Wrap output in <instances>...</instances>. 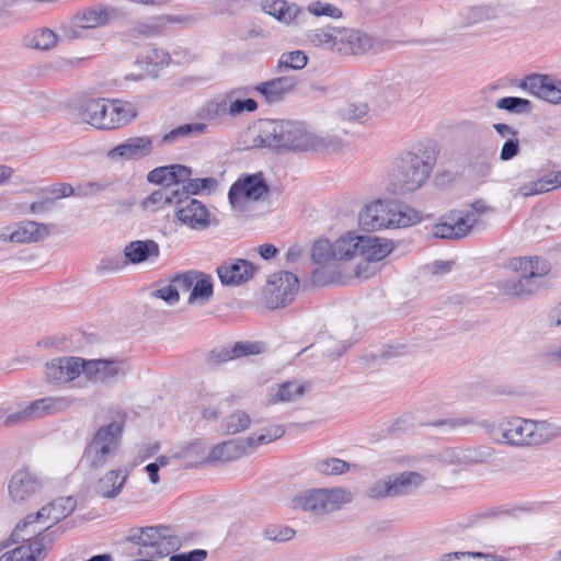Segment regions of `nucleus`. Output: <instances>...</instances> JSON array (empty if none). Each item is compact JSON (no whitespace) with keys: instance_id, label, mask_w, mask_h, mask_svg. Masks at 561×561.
Instances as JSON below:
<instances>
[{"instance_id":"f257e3e1","label":"nucleus","mask_w":561,"mask_h":561,"mask_svg":"<svg viewBox=\"0 0 561 561\" xmlns=\"http://www.w3.org/2000/svg\"><path fill=\"white\" fill-rule=\"evenodd\" d=\"M438 153L436 145H428L419 152L409 151L400 156L389 173L388 191L405 195L421 188L430 178Z\"/></svg>"},{"instance_id":"f03ea898","label":"nucleus","mask_w":561,"mask_h":561,"mask_svg":"<svg viewBox=\"0 0 561 561\" xmlns=\"http://www.w3.org/2000/svg\"><path fill=\"white\" fill-rule=\"evenodd\" d=\"M254 146L273 150L307 151L320 146V140L302 123L265 121L261 124Z\"/></svg>"},{"instance_id":"7ed1b4c3","label":"nucleus","mask_w":561,"mask_h":561,"mask_svg":"<svg viewBox=\"0 0 561 561\" xmlns=\"http://www.w3.org/2000/svg\"><path fill=\"white\" fill-rule=\"evenodd\" d=\"M493 438L514 446L546 444L561 435V427L548 421L510 417L490 430Z\"/></svg>"},{"instance_id":"20e7f679","label":"nucleus","mask_w":561,"mask_h":561,"mask_svg":"<svg viewBox=\"0 0 561 561\" xmlns=\"http://www.w3.org/2000/svg\"><path fill=\"white\" fill-rule=\"evenodd\" d=\"M82 121L99 129H116L129 124L137 116V107L119 99H92L80 110Z\"/></svg>"},{"instance_id":"39448f33","label":"nucleus","mask_w":561,"mask_h":561,"mask_svg":"<svg viewBox=\"0 0 561 561\" xmlns=\"http://www.w3.org/2000/svg\"><path fill=\"white\" fill-rule=\"evenodd\" d=\"M420 221L421 216L416 210L380 199L366 205L358 215L360 227L367 231L409 227Z\"/></svg>"},{"instance_id":"423d86ee","label":"nucleus","mask_w":561,"mask_h":561,"mask_svg":"<svg viewBox=\"0 0 561 561\" xmlns=\"http://www.w3.org/2000/svg\"><path fill=\"white\" fill-rule=\"evenodd\" d=\"M126 540L139 547V554L149 558H164L182 546L181 537L165 525L133 527Z\"/></svg>"},{"instance_id":"0eeeda50","label":"nucleus","mask_w":561,"mask_h":561,"mask_svg":"<svg viewBox=\"0 0 561 561\" xmlns=\"http://www.w3.org/2000/svg\"><path fill=\"white\" fill-rule=\"evenodd\" d=\"M124 420H114L102 425L87 444L82 461L88 468L99 470L105 467L119 451Z\"/></svg>"},{"instance_id":"6e6552de","label":"nucleus","mask_w":561,"mask_h":561,"mask_svg":"<svg viewBox=\"0 0 561 561\" xmlns=\"http://www.w3.org/2000/svg\"><path fill=\"white\" fill-rule=\"evenodd\" d=\"M352 501L353 494L345 488H319L299 492L291 500V506L313 516H323L341 510Z\"/></svg>"},{"instance_id":"1a4fd4ad","label":"nucleus","mask_w":561,"mask_h":561,"mask_svg":"<svg viewBox=\"0 0 561 561\" xmlns=\"http://www.w3.org/2000/svg\"><path fill=\"white\" fill-rule=\"evenodd\" d=\"M510 267L519 273V278L504 279L500 288L510 296H527L534 294L538 284L536 278L543 277L550 272V264L541 257H513Z\"/></svg>"},{"instance_id":"9d476101","label":"nucleus","mask_w":561,"mask_h":561,"mask_svg":"<svg viewBox=\"0 0 561 561\" xmlns=\"http://www.w3.org/2000/svg\"><path fill=\"white\" fill-rule=\"evenodd\" d=\"M491 210L482 201L471 204V210H451L433 226L432 234L435 238L458 240L467 237L479 221V216Z\"/></svg>"},{"instance_id":"9b49d317","label":"nucleus","mask_w":561,"mask_h":561,"mask_svg":"<svg viewBox=\"0 0 561 561\" xmlns=\"http://www.w3.org/2000/svg\"><path fill=\"white\" fill-rule=\"evenodd\" d=\"M424 480V477L419 472L405 471L376 481L369 486L367 495L374 500L407 495L417 489Z\"/></svg>"},{"instance_id":"f8f14e48","label":"nucleus","mask_w":561,"mask_h":561,"mask_svg":"<svg viewBox=\"0 0 561 561\" xmlns=\"http://www.w3.org/2000/svg\"><path fill=\"white\" fill-rule=\"evenodd\" d=\"M270 187L262 173L248 174L238 179L229 188L228 198L233 209L243 210L249 201H260L268 194Z\"/></svg>"},{"instance_id":"ddd939ff","label":"nucleus","mask_w":561,"mask_h":561,"mask_svg":"<svg viewBox=\"0 0 561 561\" xmlns=\"http://www.w3.org/2000/svg\"><path fill=\"white\" fill-rule=\"evenodd\" d=\"M76 505L77 501L72 496L54 500L51 503L43 506L36 514H30L19 523L11 534L12 540H24V537L21 535L24 528L41 519L51 520L53 523L60 522L75 511Z\"/></svg>"},{"instance_id":"4468645a","label":"nucleus","mask_w":561,"mask_h":561,"mask_svg":"<svg viewBox=\"0 0 561 561\" xmlns=\"http://www.w3.org/2000/svg\"><path fill=\"white\" fill-rule=\"evenodd\" d=\"M299 289L298 277L290 272H279L270 276L266 284V305L276 309L290 304Z\"/></svg>"},{"instance_id":"2eb2a0df","label":"nucleus","mask_w":561,"mask_h":561,"mask_svg":"<svg viewBox=\"0 0 561 561\" xmlns=\"http://www.w3.org/2000/svg\"><path fill=\"white\" fill-rule=\"evenodd\" d=\"M129 367L124 359H90L82 358V374L91 381L113 383L126 376Z\"/></svg>"},{"instance_id":"dca6fc26","label":"nucleus","mask_w":561,"mask_h":561,"mask_svg":"<svg viewBox=\"0 0 561 561\" xmlns=\"http://www.w3.org/2000/svg\"><path fill=\"white\" fill-rule=\"evenodd\" d=\"M522 90L551 104H561V80L549 75L531 73L516 83Z\"/></svg>"},{"instance_id":"f3484780","label":"nucleus","mask_w":561,"mask_h":561,"mask_svg":"<svg viewBox=\"0 0 561 561\" xmlns=\"http://www.w3.org/2000/svg\"><path fill=\"white\" fill-rule=\"evenodd\" d=\"M46 480L27 469H21L13 473L9 481V494L13 502H25L31 496L39 493Z\"/></svg>"},{"instance_id":"a211bd4d","label":"nucleus","mask_w":561,"mask_h":561,"mask_svg":"<svg viewBox=\"0 0 561 561\" xmlns=\"http://www.w3.org/2000/svg\"><path fill=\"white\" fill-rule=\"evenodd\" d=\"M175 216L184 225L193 229H205L209 226L210 213L198 199L191 196H181V202L175 203Z\"/></svg>"},{"instance_id":"6ab92c4d","label":"nucleus","mask_w":561,"mask_h":561,"mask_svg":"<svg viewBox=\"0 0 561 561\" xmlns=\"http://www.w3.org/2000/svg\"><path fill=\"white\" fill-rule=\"evenodd\" d=\"M366 85L368 92H375L389 103L399 100L404 90V81L401 77H394L379 71L369 77Z\"/></svg>"},{"instance_id":"aec40b11","label":"nucleus","mask_w":561,"mask_h":561,"mask_svg":"<svg viewBox=\"0 0 561 561\" xmlns=\"http://www.w3.org/2000/svg\"><path fill=\"white\" fill-rule=\"evenodd\" d=\"M254 265L247 260H229L217 267V274L222 285L238 286L250 280L255 272Z\"/></svg>"},{"instance_id":"412c9836","label":"nucleus","mask_w":561,"mask_h":561,"mask_svg":"<svg viewBox=\"0 0 561 561\" xmlns=\"http://www.w3.org/2000/svg\"><path fill=\"white\" fill-rule=\"evenodd\" d=\"M82 373V358H55L46 364V377L51 383H65L76 379Z\"/></svg>"},{"instance_id":"4be33fe9","label":"nucleus","mask_w":561,"mask_h":561,"mask_svg":"<svg viewBox=\"0 0 561 561\" xmlns=\"http://www.w3.org/2000/svg\"><path fill=\"white\" fill-rule=\"evenodd\" d=\"M153 149V138L139 136L128 138L107 152L110 159L138 160L149 156Z\"/></svg>"},{"instance_id":"5701e85b","label":"nucleus","mask_w":561,"mask_h":561,"mask_svg":"<svg viewBox=\"0 0 561 561\" xmlns=\"http://www.w3.org/2000/svg\"><path fill=\"white\" fill-rule=\"evenodd\" d=\"M491 456L484 447H453L439 454V460L445 465L470 466L482 463Z\"/></svg>"},{"instance_id":"b1692460","label":"nucleus","mask_w":561,"mask_h":561,"mask_svg":"<svg viewBox=\"0 0 561 561\" xmlns=\"http://www.w3.org/2000/svg\"><path fill=\"white\" fill-rule=\"evenodd\" d=\"M297 84L294 77H278L253 85L255 92L262 94L268 104L276 103L289 93Z\"/></svg>"},{"instance_id":"393cba45","label":"nucleus","mask_w":561,"mask_h":561,"mask_svg":"<svg viewBox=\"0 0 561 561\" xmlns=\"http://www.w3.org/2000/svg\"><path fill=\"white\" fill-rule=\"evenodd\" d=\"M357 244H359L358 256H362L366 262L381 261L393 249L391 241L371 236H359Z\"/></svg>"},{"instance_id":"a878e982","label":"nucleus","mask_w":561,"mask_h":561,"mask_svg":"<svg viewBox=\"0 0 561 561\" xmlns=\"http://www.w3.org/2000/svg\"><path fill=\"white\" fill-rule=\"evenodd\" d=\"M160 255L159 244L153 240H136L124 248L126 263L139 264L147 260H157Z\"/></svg>"},{"instance_id":"bb28decb","label":"nucleus","mask_w":561,"mask_h":561,"mask_svg":"<svg viewBox=\"0 0 561 561\" xmlns=\"http://www.w3.org/2000/svg\"><path fill=\"white\" fill-rule=\"evenodd\" d=\"M129 471L114 469L106 472L95 484V492L105 499H115L123 490Z\"/></svg>"},{"instance_id":"cd10ccee","label":"nucleus","mask_w":561,"mask_h":561,"mask_svg":"<svg viewBox=\"0 0 561 561\" xmlns=\"http://www.w3.org/2000/svg\"><path fill=\"white\" fill-rule=\"evenodd\" d=\"M263 10L287 25L298 23L300 18L305 15L300 7L286 0L266 1Z\"/></svg>"},{"instance_id":"c85d7f7f","label":"nucleus","mask_w":561,"mask_h":561,"mask_svg":"<svg viewBox=\"0 0 561 561\" xmlns=\"http://www.w3.org/2000/svg\"><path fill=\"white\" fill-rule=\"evenodd\" d=\"M253 91V87H239L226 93L231 117H238L243 113H253L257 110L259 105L254 99H241V96H245Z\"/></svg>"},{"instance_id":"c756f323","label":"nucleus","mask_w":561,"mask_h":561,"mask_svg":"<svg viewBox=\"0 0 561 561\" xmlns=\"http://www.w3.org/2000/svg\"><path fill=\"white\" fill-rule=\"evenodd\" d=\"M190 174V168L183 164H170L153 169L147 175L150 183L163 185H176Z\"/></svg>"},{"instance_id":"7c9ffc66","label":"nucleus","mask_w":561,"mask_h":561,"mask_svg":"<svg viewBox=\"0 0 561 561\" xmlns=\"http://www.w3.org/2000/svg\"><path fill=\"white\" fill-rule=\"evenodd\" d=\"M181 196H183V194L180 193L176 185H163L144 199L142 207L150 210L163 208L165 206L175 207V203L181 202Z\"/></svg>"},{"instance_id":"2f4dec72","label":"nucleus","mask_w":561,"mask_h":561,"mask_svg":"<svg viewBox=\"0 0 561 561\" xmlns=\"http://www.w3.org/2000/svg\"><path fill=\"white\" fill-rule=\"evenodd\" d=\"M248 437L243 439H230L218 444L210 451V459L216 461H232L243 456L249 449Z\"/></svg>"},{"instance_id":"473e14b6","label":"nucleus","mask_w":561,"mask_h":561,"mask_svg":"<svg viewBox=\"0 0 561 561\" xmlns=\"http://www.w3.org/2000/svg\"><path fill=\"white\" fill-rule=\"evenodd\" d=\"M48 234L47 225L26 221L9 233V240L14 243L37 242L44 240Z\"/></svg>"},{"instance_id":"72a5a7b5","label":"nucleus","mask_w":561,"mask_h":561,"mask_svg":"<svg viewBox=\"0 0 561 561\" xmlns=\"http://www.w3.org/2000/svg\"><path fill=\"white\" fill-rule=\"evenodd\" d=\"M73 400L64 397H47L33 401L26 407L32 419L42 417L65 410L72 404Z\"/></svg>"},{"instance_id":"f704fd0d","label":"nucleus","mask_w":561,"mask_h":561,"mask_svg":"<svg viewBox=\"0 0 561 561\" xmlns=\"http://www.w3.org/2000/svg\"><path fill=\"white\" fill-rule=\"evenodd\" d=\"M339 32V43H346L353 54H362L373 47V37L353 28H341Z\"/></svg>"},{"instance_id":"c9c22d12","label":"nucleus","mask_w":561,"mask_h":561,"mask_svg":"<svg viewBox=\"0 0 561 561\" xmlns=\"http://www.w3.org/2000/svg\"><path fill=\"white\" fill-rule=\"evenodd\" d=\"M108 21V12L104 8L84 9L73 16L72 23L79 28H94L103 26Z\"/></svg>"},{"instance_id":"e433bc0d","label":"nucleus","mask_w":561,"mask_h":561,"mask_svg":"<svg viewBox=\"0 0 561 561\" xmlns=\"http://www.w3.org/2000/svg\"><path fill=\"white\" fill-rule=\"evenodd\" d=\"M193 171L190 168V174L185 180H179V191L180 193L187 196L198 195L202 192H213L218 186V181L215 178H204V179H192Z\"/></svg>"},{"instance_id":"4c0bfd02","label":"nucleus","mask_w":561,"mask_h":561,"mask_svg":"<svg viewBox=\"0 0 561 561\" xmlns=\"http://www.w3.org/2000/svg\"><path fill=\"white\" fill-rule=\"evenodd\" d=\"M206 130V125L201 123H190L181 125L176 128H173L169 133H167L160 140L158 146H164L169 144H176L184 138H188L193 135L204 134Z\"/></svg>"},{"instance_id":"58836bf2","label":"nucleus","mask_w":561,"mask_h":561,"mask_svg":"<svg viewBox=\"0 0 561 561\" xmlns=\"http://www.w3.org/2000/svg\"><path fill=\"white\" fill-rule=\"evenodd\" d=\"M339 30L331 26L314 28L308 32L307 39L314 47L333 49L339 44Z\"/></svg>"},{"instance_id":"ea45409f","label":"nucleus","mask_w":561,"mask_h":561,"mask_svg":"<svg viewBox=\"0 0 561 561\" xmlns=\"http://www.w3.org/2000/svg\"><path fill=\"white\" fill-rule=\"evenodd\" d=\"M214 294L211 277L205 273L198 272V277L192 286L188 297V304H206L210 300Z\"/></svg>"},{"instance_id":"a19ab883","label":"nucleus","mask_w":561,"mask_h":561,"mask_svg":"<svg viewBox=\"0 0 561 561\" xmlns=\"http://www.w3.org/2000/svg\"><path fill=\"white\" fill-rule=\"evenodd\" d=\"M57 43V35L50 28L43 27L35 30L24 37V44L26 47L48 50Z\"/></svg>"},{"instance_id":"79ce46f5","label":"nucleus","mask_w":561,"mask_h":561,"mask_svg":"<svg viewBox=\"0 0 561 561\" xmlns=\"http://www.w3.org/2000/svg\"><path fill=\"white\" fill-rule=\"evenodd\" d=\"M358 238L359 236L350 232L335 240L333 242V256H335V260H350L358 256Z\"/></svg>"},{"instance_id":"37998d69","label":"nucleus","mask_w":561,"mask_h":561,"mask_svg":"<svg viewBox=\"0 0 561 561\" xmlns=\"http://www.w3.org/2000/svg\"><path fill=\"white\" fill-rule=\"evenodd\" d=\"M170 60L169 54L160 48L148 47L138 57L137 62L147 67H152L149 72L156 71L157 68L168 65Z\"/></svg>"},{"instance_id":"c03bdc74","label":"nucleus","mask_w":561,"mask_h":561,"mask_svg":"<svg viewBox=\"0 0 561 561\" xmlns=\"http://www.w3.org/2000/svg\"><path fill=\"white\" fill-rule=\"evenodd\" d=\"M496 108L504 110L512 114L523 115L530 114L533 104L529 100L518 96H504L496 101Z\"/></svg>"},{"instance_id":"a18cd8bd","label":"nucleus","mask_w":561,"mask_h":561,"mask_svg":"<svg viewBox=\"0 0 561 561\" xmlns=\"http://www.w3.org/2000/svg\"><path fill=\"white\" fill-rule=\"evenodd\" d=\"M308 57L302 50L283 53L276 65V72H285L288 69L300 70L306 67Z\"/></svg>"},{"instance_id":"49530a36","label":"nucleus","mask_w":561,"mask_h":561,"mask_svg":"<svg viewBox=\"0 0 561 561\" xmlns=\"http://www.w3.org/2000/svg\"><path fill=\"white\" fill-rule=\"evenodd\" d=\"M314 470L324 476H340L350 470V463L343 459L331 457L317 461Z\"/></svg>"},{"instance_id":"de8ad7c7","label":"nucleus","mask_w":561,"mask_h":561,"mask_svg":"<svg viewBox=\"0 0 561 561\" xmlns=\"http://www.w3.org/2000/svg\"><path fill=\"white\" fill-rule=\"evenodd\" d=\"M251 425L250 415L241 410L232 412L225 419L224 428L228 435H234L245 431Z\"/></svg>"},{"instance_id":"09e8293b","label":"nucleus","mask_w":561,"mask_h":561,"mask_svg":"<svg viewBox=\"0 0 561 561\" xmlns=\"http://www.w3.org/2000/svg\"><path fill=\"white\" fill-rule=\"evenodd\" d=\"M49 528L50 527H47L45 529V531H39L34 537H30V538H26L24 535L27 527L24 528V530L21 533V535L24 537V540L21 539V541H28V543L25 546L27 548H31L30 551H32V554H33V558H35V561L42 556L46 546L53 541L51 533L48 531ZM18 542H20V540Z\"/></svg>"},{"instance_id":"8fccbe9b","label":"nucleus","mask_w":561,"mask_h":561,"mask_svg":"<svg viewBox=\"0 0 561 561\" xmlns=\"http://www.w3.org/2000/svg\"><path fill=\"white\" fill-rule=\"evenodd\" d=\"M305 388L297 382L287 381L278 386L276 393L270 399V402H289L301 397Z\"/></svg>"},{"instance_id":"3c124183","label":"nucleus","mask_w":561,"mask_h":561,"mask_svg":"<svg viewBox=\"0 0 561 561\" xmlns=\"http://www.w3.org/2000/svg\"><path fill=\"white\" fill-rule=\"evenodd\" d=\"M229 114L227 95L207 102L201 112V116L207 121H217Z\"/></svg>"},{"instance_id":"603ef678","label":"nucleus","mask_w":561,"mask_h":561,"mask_svg":"<svg viewBox=\"0 0 561 561\" xmlns=\"http://www.w3.org/2000/svg\"><path fill=\"white\" fill-rule=\"evenodd\" d=\"M474 423H476V421L472 416L465 415V416L439 419L434 422L427 423V425L437 427L442 432L448 433V432H453L459 427L472 425Z\"/></svg>"},{"instance_id":"864d4df0","label":"nucleus","mask_w":561,"mask_h":561,"mask_svg":"<svg viewBox=\"0 0 561 561\" xmlns=\"http://www.w3.org/2000/svg\"><path fill=\"white\" fill-rule=\"evenodd\" d=\"M285 434V428L283 425H271L263 430V432L259 435H253L248 437V442L250 443V447H256L263 444L271 443L275 439L280 438Z\"/></svg>"},{"instance_id":"5fc2aeb1","label":"nucleus","mask_w":561,"mask_h":561,"mask_svg":"<svg viewBox=\"0 0 561 561\" xmlns=\"http://www.w3.org/2000/svg\"><path fill=\"white\" fill-rule=\"evenodd\" d=\"M126 265L124 255L116 253L102 257L96 265V272L99 274L114 273L123 270Z\"/></svg>"},{"instance_id":"6e6d98bb","label":"nucleus","mask_w":561,"mask_h":561,"mask_svg":"<svg viewBox=\"0 0 561 561\" xmlns=\"http://www.w3.org/2000/svg\"><path fill=\"white\" fill-rule=\"evenodd\" d=\"M312 260L319 264H327L331 260H335L333 256V243L329 240L317 241L311 251Z\"/></svg>"},{"instance_id":"4d7b16f0","label":"nucleus","mask_w":561,"mask_h":561,"mask_svg":"<svg viewBox=\"0 0 561 561\" xmlns=\"http://www.w3.org/2000/svg\"><path fill=\"white\" fill-rule=\"evenodd\" d=\"M308 12L316 16H329L332 19L342 18V10L331 3L322 1H312L308 4Z\"/></svg>"},{"instance_id":"13d9d810","label":"nucleus","mask_w":561,"mask_h":561,"mask_svg":"<svg viewBox=\"0 0 561 561\" xmlns=\"http://www.w3.org/2000/svg\"><path fill=\"white\" fill-rule=\"evenodd\" d=\"M550 191L549 181L547 175L537 179L530 183L522 185L517 193L520 196L528 197L537 194H542Z\"/></svg>"},{"instance_id":"bf43d9fd","label":"nucleus","mask_w":561,"mask_h":561,"mask_svg":"<svg viewBox=\"0 0 561 561\" xmlns=\"http://www.w3.org/2000/svg\"><path fill=\"white\" fill-rule=\"evenodd\" d=\"M295 530L287 526H268L264 530V536L271 541L285 542L290 540Z\"/></svg>"},{"instance_id":"052dcab7","label":"nucleus","mask_w":561,"mask_h":561,"mask_svg":"<svg viewBox=\"0 0 561 561\" xmlns=\"http://www.w3.org/2000/svg\"><path fill=\"white\" fill-rule=\"evenodd\" d=\"M198 277L197 271H187L182 274H178L174 276L171 282L176 288L178 294L180 295V291L186 293L188 290H192V286L194 282Z\"/></svg>"},{"instance_id":"680f3d73","label":"nucleus","mask_w":561,"mask_h":561,"mask_svg":"<svg viewBox=\"0 0 561 561\" xmlns=\"http://www.w3.org/2000/svg\"><path fill=\"white\" fill-rule=\"evenodd\" d=\"M264 350L265 345L261 342H237L233 345V353L237 354V357L261 354Z\"/></svg>"},{"instance_id":"e2e57ef3","label":"nucleus","mask_w":561,"mask_h":561,"mask_svg":"<svg viewBox=\"0 0 561 561\" xmlns=\"http://www.w3.org/2000/svg\"><path fill=\"white\" fill-rule=\"evenodd\" d=\"M30 549L31 548H27L25 545L19 546L13 550L3 553L0 557V561H35Z\"/></svg>"},{"instance_id":"0e129e2a","label":"nucleus","mask_w":561,"mask_h":561,"mask_svg":"<svg viewBox=\"0 0 561 561\" xmlns=\"http://www.w3.org/2000/svg\"><path fill=\"white\" fill-rule=\"evenodd\" d=\"M107 187V184L101 182H87L79 184L76 187V196L78 197H88L92 195H96L103 192Z\"/></svg>"},{"instance_id":"69168bd1","label":"nucleus","mask_w":561,"mask_h":561,"mask_svg":"<svg viewBox=\"0 0 561 561\" xmlns=\"http://www.w3.org/2000/svg\"><path fill=\"white\" fill-rule=\"evenodd\" d=\"M368 110L366 103H351L343 110V115L348 119H360L367 115Z\"/></svg>"},{"instance_id":"338daca9","label":"nucleus","mask_w":561,"mask_h":561,"mask_svg":"<svg viewBox=\"0 0 561 561\" xmlns=\"http://www.w3.org/2000/svg\"><path fill=\"white\" fill-rule=\"evenodd\" d=\"M154 295L156 297L161 298L169 305H175L180 299V295L178 294L176 288L174 287L172 282L156 290Z\"/></svg>"},{"instance_id":"774afa93","label":"nucleus","mask_w":561,"mask_h":561,"mask_svg":"<svg viewBox=\"0 0 561 561\" xmlns=\"http://www.w3.org/2000/svg\"><path fill=\"white\" fill-rule=\"evenodd\" d=\"M208 552L204 549H195L190 552L178 553L170 557V561H204Z\"/></svg>"}]
</instances>
